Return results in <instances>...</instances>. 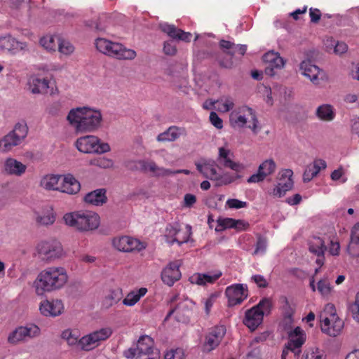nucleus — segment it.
<instances>
[{
    "label": "nucleus",
    "mask_w": 359,
    "mask_h": 359,
    "mask_svg": "<svg viewBox=\"0 0 359 359\" xmlns=\"http://www.w3.org/2000/svg\"><path fill=\"white\" fill-rule=\"evenodd\" d=\"M67 120L77 133H92L101 126L102 116L99 110L78 107L70 110Z\"/></svg>",
    "instance_id": "obj_1"
},
{
    "label": "nucleus",
    "mask_w": 359,
    "mask_h": 359,
    "mask_svg": "<svg viewBox=\"0 0 359 359\" xmlns=\"http://www.w3.org/2000/svg\"><path fill=\"white\" fill-rule=\"evenodd\" d=\"M67 271L63 267L50 266L42 270L35 281L36 292L39 295L62 288L67 282Z\"/></svg>",
    "instance_id": "obj_2"
},
{
    "label": "nucleus",
    "mask_w": 359,
    "mask_h": 359,
    "mask_svg": "<svg viewBox=\"0 0 359 359\" xmlns=\"http://www.w3.org/2000/svg\"><path fill=\"white\" fill-rule=\"evenodd\" d=\"M229 121L233 128H248L257 135L260 130L256 111L247 105H242L234 109L230 114Z\"/></svg>",
    "instance_id": "obj_3"
},
{
    "label": "nucleus",
    "mask_w": 359,
    "mask_h": 359,
    "mask_svg": "<svg viewBox=\"0 0 359 359\" xmlns=\"http://www.w3.org/2000/svg\"><path fill=\"white\" fill-rule=\"evenodd\" d=\"M63 219L67 225L81 231L96 229L100 225L99 215L91 212L81 211L66 213Z\"/></svg>",
    "instance_id": "obj_4"
},
{
    "label": "nucleus",
    "mask_w": 359,
    "mask_h": 359,
    "mask_svg": "<svg viewBox=\"0 0 359 359\" xmlns=\"http://www.w3.org/2000/svg\"><path fill=\"white\" fill-rule=\"evenodd\" d=\"M95 46L100 53L118 60H133L137 55L134 50L104 38H97L95 40Z\"/></svg>",
    "instance_id": "obj_5"
},
{
    "label": "nucleus",
    "mask_w": 359,
    "mask_h": 359,
    "mask_svg": "<svg viewBox=\"0 0 359 359\" xmlns=\"http://www.w3.org/2000/svg\"><path fill=\"white\" fill-rule=\"evenodd\" d=\"M320 318L322 332L329 336H337L344 327V322L337 316L333 304H328L325 306Z\"/></svg>",
    "instance_id": "obj_6"
},
{
    "label": "nucleus",
    "mask_w": 359,
    "mask_h": 359,
    "mask_svg": "<svg viewBox=\"0 0 359 359\" xmlns=\"http://www.w3.org/2000/svg\"><path fill=\"white\" fill-rule=\"evenodd\" d=\"M28 133V127L25 121L19 122L14 126L13 130L0 140V151L8 152L14 147L20 145Z\"/></svg>",
    "instance_id": "obj_7"
},
{
    "label": "nucleus",
    "mask_w": 359,
    "mask_h": 359,
    "mask_svg": "<svg viewBox=\"0 0 359 359\" xmlns=\"http://www.w3.org/2000/svg\"><path fill=\"white\" fill-rule=\"evenodd\" d=\"M75 147L84 154H102L111 149L108 143L102 142L95 135H85L78 138L75 142Z\"/></svg>",
    "instance_id": "obj_8"
},
{
    "label": "nucleus",
    "mask_w": 359,
    "mask_h": 359,
    "mask_svg": "<svg viewBox=\"0 0 359 359\" xmlns=\"http://www.w3.org/2000/svg\"><path fill=\"white\" fill-rule=\"evenodd\" d=\"M271 302L269 299H262L256 306L245 312L243 323L253 331L262 323L265 312H269Z\"/></svg>",
    "instance_id": "obj_9"
},
{
    "label": "nucleus",
    "mask_w": 359,
    "mask_h": 359,
    "mask_svg": "<svg viewBox=\"0 0 359 359\" xmlns=\"http://www.w3.org/2000/svg\"><path fill=\"white\" fill-rule=\"evenodd\" d=\"M159 351L154 347L153 339L148 335H143L137 341L136 348H130L123 352V355L129 359L135 357L141 358L143 355L151 356L153 353Z\"/></svg>",
    "instance_id": "obj_10"
},
{
    "label": "nucleus",
    "mask_w": 359,
    "mask_h": 359,
    "mask_svg": "<svg viewBox=\"0 0 359 359\" xmlns=\"http://www.w3.org/2000/svg\"><path fill=\"white\" fill-rule=\"evenodd\" d=\"M226 332V327L223 325H217L210 328L205 335L202 351L208 353L216 349L222 342Z\"/></svg>",
    "instance_id": "obj_11"
},
{
    "label": "nucleus",
    "mask_w": 359,
    "mask_h": 359,
    "mask_svg": "<svg viewBox=\"0 0 359 359\" xmlns=\"http://www.w3.org/2000/svg\"><path fill=\"white\" fill-rule=\"evenodd\" d=\"M40 329L34 324L27 326H19L13 330L8 336V342L12 345L27 341L29 339L38 336Z\"/></svg>",
    "instance_id": "obj_12"
},
{
    "label": "nucleus",
    "mask_w": 359,
    "mask_h": 359,
    "mask_svg": "<svg viewBox=\"0 0 359 359\" xmlns=\"http://www.w3.org/2000/svg\"><path fill=\"white\" fill-rule=\"evenodd\" d=\"M284 329L288 336V341L285 344L286 348L294 353L295 356H299L301 353V347L306 339L305 331L299 326L292 329L290 326L287 327L285 325Z\"/></svg>",
    "instance_id": "obj_13"
},
{
    "label": "nucleus",
    "mask_w": 359,
    "mask_h": 359,
    "mask_svg": "<svg viewBox=\"0 0 359 359\" xmlns=\"http://www.w3.org/2000/svg\"><path fill=\"white\" fill-rule=\"evenodd\" d=\"M36 251L43 259L50 260L60 257L63 249L59 241L51 240L40 242L36 246Z\"/></svg>",
    "instance_id": "obj_14"
},
{
    "label": "nucleus",
    "mask_w": 359,
    "mask_h": 359,
    "mask_svg": "<svg viewBox=\"0 0 359 359\" xmlns=\"http://www.w3.org/2000/svg\"><path fill=\"white\" fill-rule=\"evenodd\" d=\"M228 298L229 306H233L241 304L248 297V289L243 284H233L228 286L225 290Z\"/></svg>",
    "instance_id": "obj_15"
},
{
    "label": "nucleus",
    "mask_w": 359,
    "mask_h": 359,
    "mask_svg": "<svg viewBox=\"0 0 359 359\" xmlns=\"http://www.w3.org/2000/svg\"><path fill=\"white\" fill-rule=\"evenodd\" d=\"M197 170L205 177L210 180H218L220 174L217 171V165L212 159H201L196 162Z\"/></svg>",
    "instance_id": "obj_16"
},
{
    "label": "nucleus",
    "mask_w": 359,
    "mask_h": 359,
    "mask_svg": "<svg viewBox=\"0 0 359 359\" xmlns=\"http://www.w3.org/2000/svg\"><path fill=\"white\" fill-rule=\"evenodd\" d=\"M194 306V303L192 300L188 298L183 299L169 311L168 317L175 313V317L178 321L186 322L189 320V315Z\"/></svg>",
    "instance_id": "obj_17"
},
{
    "label": "nucleus",
    "mask_w": 359,
    "mask_h": 359,
    "mask_svg": "<svg viewBox=\"0 0 359 359\" xmlns=\"http://www.w3.org/2000/svg\"><path fill=\"white\" fill-rule=\"evenodd\" d=\"M113 245L118 250L123 252L140 251L145 248L139 240L130 236L114 238Z\"/></svg>",
    "instance_id": "obj_18"
},
{
    "label": "nucleus",
    "mask_w": 359,
    "mask_h": 359,
    "mask_svg": "<svg viewBox=\"0 0 359 359\" xmlns=\"http://www.w3.org/2000/svg\"><path fill=\"white\" fill-rule=\"evenodd\" d=\"M263 61L266 64L264 72L269 76H273L275 74V69H282L285 61L281 57L278 53L274 51H269L263 55Z\"/></svg>",
    "instance_id": "obj_19"
},
{
    "label": "nucleus",
    "mask_w": 359,
    "mask_h": 359,
    "mask_svg": "<svg viewBox=\"0 0 359 359\" xmlns=\"http://www.w3.org/2000/svg\"><path fill=\"white\" fill-rule=\"evenodd\" d=\"M300 70L302 74L315 85L319 84L320 79H323L325 75L323 71L313 65L311 60L302 61L300 64Z\"/></svg>",
    "instance_id": "obj_20"
},
{
    "label": "nucleus",
    "mask_w": 359,
    "mask_h": 359,
    "mask_svg": "<svg viewBox=\"0 0 359 359\" xmlns=\"http://www.w3.org/2000/svg\"><path fill=\"white\" fill-rule=\"evenodd\" d=\"M276 168V163L273 159L264 161L258 168L257 173L252 175L248 179V183H257L264 180V179L273 174Z\"/></svg>",
    "instance_id": "obj_21"
},
{
    "label": "nucleus",
    "mask_w": 359,
    "mask_h": 359,
    "mask_svg": "<svg viewBox=\"0 0 359 359\" xmlns=\"http://www.w3.org/2000/svg\"><path fill=\"white\" fill-rule=\"evenodd\" d=\"M292 173L291 170H285L280 173L281 177L279 182L272 191V194L274 196L280 198L285 195L286 191L292 189L293 186V181L291 178Z\"/></svg>",
    "instance_id": "obj_22"
},
{
    "label": "nucleus",
    "mask_w": 359,
    "mask_h": 359,
    "mask_svg": "<svg viewBox=\"0 0 359 359\" xmlns=\"http://www.w3.org/2000/svg\"><path fill=\"white\" fill-rule=\"evenodd\" d=\"M28 84L32 93L46 94L49 92L50 79L48 77H41L39 74L31 76Z\"/></svg>",
    "instance_id": "obj_23"
},
{
    "label": "nucleus",
    "mask_w": 359,
    "mask_h": 359,
    "mask_svg": "<svg viewBox=\"0 0 359 359\" xmlns=\"http://www.w3.org/2000/svg\"><path fill=\"white\" fill-rule=\"evenodd\" d=\"M39 310L45 316L55 317L60 316L63 312L64 305L61 300H45L41 303Z\"/></svg>",
    "instance_id": "obj_24"
},
{
    "label": "nucleus",
    "mask_w": 359,
    "mask_h": 359,
    "mask_svg": "<svg viewBox=\"0 0 359 359\" xmlns=\"http://www.w3.org/2000/svg\"><path fill=\"white\" fill-rule=\"evenodd\" d=\"M161 30L167 34L170 38L184 42H190L192 34L178 29L174 25L163 23L160 25Z\"/></svg>",
    "instance_id": "obj_25"
},
{
    "label": "nucleus",
    "mask_w": 359,
    "mask_h": 359,
    "mask_svg": "<svg viewBox=\"0 0 359 359\" xmlns=\"http://www.w3.org/2000/svg\"><path fill=\"white\" fill-rule=\"evenodd\" d=\"M179 264L177 262L170 263L162 271L161 279L164 283L172 286L180 280L181 272L179 269Z\"/></svg>",
    "instance_id": "obj_26"
},
{
    "label": "nucleus",
    "mask_w": 359,
    "mask_h": 359,
    "mask_svg": "<svg viewBox=\"0 0 359 359\" xmlns=\"http://www.w3.org/2000/svg\"><path fill=\"white\" fill-rule=\"evenodd\" d=\"M187 131L184 128H180L175 126L169 127L165 131L160 133L156 140L160 142H174L180 136H186Z\"/></svg>",
    "instance_id": "obj_27"
},
{
    "label": "nucleus",
    "mask_w": 359,
    "mask_h": 359,
    "mask_svg": "<svg viewBox=\"0 0 359 359\" xmlns=\"http://www.w3.org/2000/svg\"><path fill=\"white\" fill-rule=\"evenodd\" d=\"M81 189L80 183L71 175L61 178L59 191L69 194H75Z\"/></svg>",
    "instance_id": "obj_28"
},
{
    "label": "nucleus",
    "mask_w": 359,
    "mask_h": 359,
    "mask_svg": "<svg viewBox=\"0 0 359 359\" xmlns=\"http://www.w3.org/2000/svg\"><path fill=\"white\" fill-rule=\"evenodd\" d=\"M27 166L13 158H8L4 165V170L8 175L21 176L26 171Z\"/></svg>",
    "instance_id": "obj_29"
},
{
    "label": "nucleus",
    "mask_w": 359,
    "mask_h": 359,
    "mask_svg": "<svg viewBox=\"0 0 359 359\" xmlns=\"http://www.w3.org/2000/svg\"><path fill=\"white\" fill-rule=\"evenodd\" d=\"M326 167L327 163L324 160L316 159L313 163L307 165L303 175L304 181L310 182L320 172L321 170L325 169Z\"/></svg>",
    "instance_id": "obj_30"
},
{
    "label": "nucleus",
    "mask_w": 359,
    "mask_h": 359,
    "mask_svg": "<svg viewBox=\"0 0 359 359\" xmlns=\"http://www.w3.org/2000/svg\"><path fill=\"white\" fill-rule=\"evenodd\" d=\"M26 47L25 43L17 41L11 35L0 37V48L2 50L15 52L18 50H24Z\"/></svg>",
    "instance_id": "obj_31"
},
{
    "label": "nucleus",
    "mask_w": 359,
    "mask_h": 359,
    "mask_svg": "<svg viewBox=\"0 0 359 359\" xmlns=\"http://www.w3.org/2000/svg\"><path fill=\"white\" fill-rule=\"evenodd\" d=\"M106 190L98 189L88 193L84 197L86 203L94 205H102L107 202Z\"/></svg>",
    "instance_id": "obj_32"
},
{
    "label": "nucleus",
    "mask_w": 359,
    "mask_h": 359,
    "mask_svg": "<svg viewBox=\"0 0 359 359\" xmlns=\"http://www.w3.org/2000/svg\"><path fill=\"white\" fill-rule=\"evenodd\" d=\"M347 250L352 257H359V222L356 223L351 229V241Z\"/></svg>",
    "instance_id": "obj_33"
},
{
    "label": "nucleus",
    "mask_w": 359,
    "mask_h": 359,
    "mask_svg": "<svg viewBox=\"0 0 359 359\" xmlns=\"http://www.w3.org/2000/svg\"><path fill=\"white\" fill-rule=\"evenodd\" d=\"M122 290L119 287L110 289L102 300V306L109 309L117 304L122 298Z\"/></svg>",
    "instance_id": "obj_34"
},
{
    "label": "nucleus",
    "mask_w": 359,
    "mask_h": 359,
    "mask_svg": "<svg viewBox=\"0 0 359 359\" xmlns=\"http://www.w3.org/2000/svg\"><path fill=\"white\" fill-rule=\"evenodd\" d=\"M316 115L323 121H332L335 117L334 108L331 104H324L319 106L316 111Z\"/></svg>",
    "instance_id": "obj_35"
},
{
    "label": "nucleus",
    "mask_w": 359,
    "mask_h": 359,
    "mask_svg": "<svg viewBox=\"0 0 359 359\" xmlns=\"http://www.w3.org/2000/svg\"><path fill=\"white\" fill-rule=\"evenodd\" d=\"M222 276L221 272L215 273L214 275H209L205 273H196L191 277V283L199 285H204L206 283H213Z\"/></svg>",
    "instance_id": "obj_36"
},
{
    "label": "nucleus",
    "mask_w": 359,
    "mask_h": 359,
    "mask_svg": "<svg viewBox=\"0 0 359 359\" xmlns=\"http://www.w3.org/2000/svg\"><path fill=\"white\" fill-rule=\"evenodd\" d=\"M309 251L316 255H324L327 248L324 241L320 237L313 236L309 241Z\"/></svg>",
    "instance_id": "obj_37"
},
{
    "label": "nucleus",
    "mask_w": 359,
    "mask_h": 359,
    "mask_svg": "<svg viewBox=\"0 0 359 359\" xmlns=\"http://www.w3.org/2000/svg\"><path fill=\"white\" fill-rule=\"evenodd\" d=\"M60 181V176L54 175H46L41 180V184L46 189L59 191Z\"/></svg>",
    "instance_id": "obj_38"
},
{
    "label": "nucleus",
    "mask_w": 359,
    "mask_h": 359,
    "mask_svg": "<svg viewBox=\"0 0 359 359\" xmlns=\"http://www.w3.org/2000/svg\"><path fill=\"white\" fill-rule=\"evenodd\" d=\"M147 292V288L141 287L137 291H133L128 294V295L123 300V304L126 306H134L142 297L144 296Z\"/></svg>",
    "instance_id": "obj_39"
},
{
    "label": "nucleus",
    "mask_w": 359,
    "mask_h": 359,
    "mask_svg": "<svg viewBox=\"0 0 359 359\" xmlns=\"http://www.w3.org/2000/svg\"><path fill=\"white\" fill-rule=\"evenodd\" d=\"M137 163L140 170L144 172L149 171L156 175H166V174H163L162 170L165 169L163 168H158L152 161L141 160L139 161Z\"/></svg>",
    "instance_id": "obj_40"
},
{
    "label": "nucleus",
    "mask_w": 359,
    "mask_h": 359,
    "mask_svg": "<svg viewBox=\"0 0 359 359\" xmlns=\"http://www.w3.org/2000/svg\"><path fill=\"white\" fill-rule=\"evenodd\" d=\"M79 345L82 350L89 351L98 346L99 344L94 337L93 334L90 333L89 334L85 335L79 339Z\"/></svg>",
    "instance_id": "obj_41"
},
{
    "label": "nucleus",
    "mask_w": 359,
    "mask_h": 359,
    "mask_svg": "<svg viewBox=\"0 0 359 359\" xmlns=\"http://www.w3.org/2000/svg\"><path fill=\"white\" fill-rule=\"evenodd\" d=\"M60 40L57 36L46 35L40 39V44L47 50L55 51Z\"/></svg>",
    "instance_id": "obj_42"
},
{
    "label": "nucleus",
    "mask_w": 359,
    "mask_h": 359,
    "mask_svg": "<svg viewBox=\"0 0 359 359\" xmlns=\"http://www.w3.org/2000/svg\"><path fill=\"white\" fill-rule=\"evenodd\" d=\"M191 226L187 225L184 229H179L177 235L172 240L168 241V243L173 244L177 243L179 245L187 243L191 236Z\"/></svg>",
    "instance_id": "obj_43"
},
{
    "label": "nucleus",
    "mask_w": 359,
    "mask_h": 359,
    "mask_svg": "<svg viewBox=\"0 0 359 359\" xmlns=\"http://www.w3.org/2000/svg\"><path fill=\"white\" fill-rule=\"evenodd\" d=\"M281 300L283 303L282 309L283 312L284 321L285 322L286 325L287 324L291 325L293 322L292 316L294 314V311L291 307V305L289 303L287 297H282Z\"/></svg>",
    "instance_id": "obj_44"
},
{
    "label": "nucleus",
    "mask_w": 359,
    "mask_h": 359,
    "mask_svg": "<svg viewBox=\"0 0 359 359\" xmlns=\"http://www.w3.org/2000/svg\"><path fill=\"white\" fill-rule=\"evenodd\" d=\"M215 104H217L215 109L220 112H227L233 109L234 106L233 101L230 97H222L217 100H215Z\"/></svg>",
    "instance_id": "obj_45"
},
{
    "label": "nucleus",
    "mask_w": 359,
    "mask_h": 359,
    "mask_svg": "<svg viewBox=\"0 0 359 359\" xmlns=\"http://www.w3.org/2000/svg\"><path fill=\"white\" fill-rule=\"evenodd\" d=\"M219 163L224 168H230L236 172H239L244 169V166L242 164L233 161L229 156L223 158L221 159V162Z\"/></svg>",
    "instance_id": "obj_46"
},
{
    "label": "nucleus",
    "mask_w": 359,
    "mask_h": 359,
    "mask_svg": "<svg viewBox=\"0 0 359 359\" xmlns=\"http://www.w3.org/2000/svg\"><path fill=\"white\" fill-rule=\"evenodd\" d=\"M217 226L215 228L216 231H222L226 229H233L235 225V219L219 217L217 220Z\"/></svg>",
    "instance_id": "obj_47"
},
{
    "label": "nucleus",
    "mask_w": 359,
    "mask_h": 359,
    "mask_svg": "<svg viewBox=\"0 0 359 359\" xmlns=\"http://www.w3.org/2000/svg\"><path fill=\"white\" fill-rule=\"evenodd\" d=\"M91 333L100 344L101 341H105L110 337L112 334V330L110 327H104Z\"/></svg>",
    "instance_id": "obj_48"
},
{
    "label": "nucleus",
    "mask_w": 359,
    "mask_h": 359,
    "mask_svg": "<svg viewBox=\"0 0 359 359\" xmlns=\"http://www.w3.org/2000/svg\"><path fill=\"white\" fill-rule=\"evenodd\" d=\"M55 220V215L52 211L43 215H39L36 217V222L40 225H50L54 223Z\"/></svg>",
    "instance_id": "obj_49"
},
{
    "label": "nucleus",
    "mask_w": 359,
    "mask_h": 359,
    "mask_svg": "<svg viewBox=\"0 0 359 359\" xmlns=\"http://www.w3.org/2000/svg\"><path fill=\"white\" fill-rule=\"evenodd\" d=\"M318 291L324 297L330 294L332 287L327 278H323L318 282Z\"/></svg>",
    "instance_id": "obj_50"
},
{
    "label": "nucleus",
    "mask_w": 359,
    "mask_h": 359,
    "mask_svg": "<svg viewBox=\"0 0 359 359\" xmlns=\"http://www.w3.org/2000/svg\"><path fill=\"white\" fill-rule=\"evenodd\" d=\"M302 359H325V355L318 348H310L304 353Z\"/></svg>",
    "instance_id": "obj_51"
},
{
    "label": "nucleus",
    "mask_w": 359,
    "mask_h": 359,
    "mask_svg": "<svg viewBox=\"0 0 359 359\" xmlns=\"http://www.w3.org/2000/svg\"><path fill=\"white\" fill-rule=\"evenodd\" d=\"M62 338L67 341L68 344L74 345L79 344V336L71 330H66L62 333Z\"/></svg>",
    "instance_id": "obj_52"
},
{
    "label": "nucleus",
    "mask_w": 359,
    "mask_h": 359,
    "mask_svg": "<svg viewBox=\"0 0 359 359\" xmlns=\"http://www.w3.org/2000/svg\"><path fill=\"white\" fill-rule=\"evenodd\" d=\"M184 351L181 348H172L168 351L164 355L165 359H184Z\"/></svg>",
    "instance_id": "obj_53"
},
{
    "label": "nucleus",
    "mask_w": 359,
    "mask_h": 359,
    "mask_svg": "<svg viewBox=\"0 0 359 359\" xmlns=\"http://www.w3.org/2000/svg\"><path fill=\"white\" fill-rule=\"evenodd\" d=\"M57 49L62 54L69 55L73 53L74 48L69 41L60 39Z\"/></svg>",
    "instance_id": "obj_54"
},
{
    "label": "nucleus",
    "mask_w": 359,
    "mask_h": 359,
    "mask_svg": "<svg viewBox=\"0 0 359 359\" xmlns=\"http://www.w3.org/2000/svg\"><path fill=\"white\" fill-rule=\"evenodd\" d=\"M266 240L261 236H259L257 241L255 250L253 252V255H263L265 253L266 250Z\"/></svg>",
    "instance_id": "obj_55"
},
{
    "label": "nucleus",
    "mask_w": 359,
    "mask_h": 359,
    "mask_svg": "<svg viewBox=\"0 0 359 359\" xmlns=\"http://www.w3.org/2000/svg\"><path fill=\"white\" fill-rule=\"evenodd\" d=\"M226 205L231 209H241L247 207L248 203L236 198H230L226 201Z\"/></svg>",
    "instance_id": "obj_56"
},
{
    "label": "nucleus",
    "mask_w": 359,
    "mask_h": 359,
    "mask_svg": "<svg viewBox=\"0 0 359 359\" xmlns=\"http://www.w3.org/2000/svg\"><path fill=\"white\" fill-rule=\"evenodd\" d=\"M217 295L215 294H211L207 299L203 300L204 306H205V312L206 315H209L211 311V309L215 302L217 298Z\"/></svg>",
    "instance_id": "obj_57"
},
{
    "label": "nucleus",
    "mask_w": 359,
    "mask_h": 359,
    "mask_svg": "<svg viewBox=\"0 0 359 359\" xmlns=\"http://www.w3.org/2000/svg\"><path fill=\"white\" fill-rule=\"evenodd\" d=\"M350 310L353 318L359 322V292L356 294L355 302L351 305Z\"/></svg>",
    "instance_id": "obj_58"
},
{
    "label": "nucleus",
    "mask_w": 359,
    "mask_h": 359,
    "mask_svg": "<svg viewBox=\"0 0 359 359\" xmlns=\"http://www.w3.org/2000/svg\"><path fill=\"white\" fill-rule=\"evenodd\" d=\"M163 50L167 55H175L177 53L176 46L172 41H165Z\"/></svg>",
    "instance_id": "obj_59"
},
{
    "label": "nucleus",
    "mask_w": 359,
    "mask_h": 359,
    "mask_svg": "<svg viewBox=\"0 0 359 359\" xmlns=\"http://www.w3.org/2000/svg\"><path fill=\"white\" fill-rule=\"evenodd\" d=\"M210 121L217 129H222L223 127V121L222 118H220L215 111L210 112Z\"/></svg>",
    "instance_id": "obj_60"
},
{
    "label": "nucleus",
    "mask_w": 359,
    "mask_h": 359,
    "mask_svg": "<svg viewBox=\"0 0 359 359\" xmlns=\"http://www.w3.org/2000/svg\"><path fill=\"white\" fill-rule=\"evenodd\" d=\"M321 12L318 8H311L309 9V16L311 18V22L313 23H318L321 18Z\"/></svg>",
    "instance_id": "obj_61"
},
{
    "label": "nucleus",
    "mask_w": 359,
    "mask_h": 359,
    "mask_svg": "<svg viewBox=\"0 0 359 359\" xmlns=\"http://www.w3.org/2000/svg\"><path fill=\"white\" fill-rule=\"evenodd\" d=\"M252 280L258 285L259 287H266L268 285L266 280L262 275H254L252 276Z\"/></svg>",
    "instance_id": "obj_62"
},
{
    "label": "nucleus",
    "mask_w": 359,
    "mask_h": 359,
    "mask_svg": "<svg viewBox=\"0 0 359 359\" xmlns=\"http://www.w3.org/2000/svg\"><path fill=\"white\" fill-rule=\"evenodd\" d=\"M219 46L227 54L229 51L234 50V47H236V44L226 40H221Z\"/></svg>",
    "instance_id": "obj_63"
},
{
    "label": "nucleus",
    "mask_w": 359,
    "mask_h": 359,
    "mask_svg": "<svg viewBox=\"0 0 359 359\" xmlns=\"http://www.w3.org/2000/svg\"><path fill=\"white\" fill-rule=\"evenodd\" d=\"M196 202V197L191 194H187L184 197V205L186 207H191Z\"/></svg>",
    "instance_id": "obj_64"
}]
</instances>
